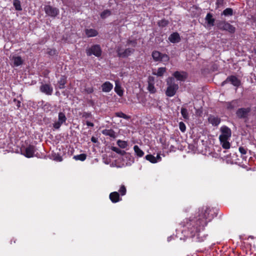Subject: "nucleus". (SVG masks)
<instances>
[{
  "mask_svg": "<svg viewBox=\"0 0 256 256\" xmlns=\"http://www.w3.org/2000/svg\"><path fill=\"white\" fill-rule=\"evenodd\" d=\"M173 76L178 80L184 82L187 78V74L184 72L176 71L174 72Z\"/></svg>",
  "mask_w": 256,
  "mask_h": 256,
  "instance_id": "nucleus-14",
  "label": "nucleus"
},
{
  "mask_svg": "<svg viewBox=\"0 0 256 256\" xmlns=\"http://www.w3.org/2000/svg\"><path fill=\"white\" fill-rule=\"evenodd\" d=\"M134 150L138 156L142 157L144 155V152L140 149L138 146L135 145L134 147Z\"/></svg>",
  "mask_w": 256,
  "mask_h": 256,
  "instance_id": "nucleus-27",
  "label": "nucleus"
},
{
  "mask_svg": "<svg viewBox=\"0 0 256 256\" xmlns=\"http://www.w3.org/2000/svg\"><path fill=\"white\" fill-rule=\"evenodd\" d=\"M86 54L88 56L94 55L96 57H100L102 54V50L99 44H94L90 48H86Z\"/></svg>",
  "mask_w": 256,
  "mask_h": 256,
  "instance_id": "nucleus-5",
  "label": "nucleus"
},
{
  "mask_svg": "<svg viewBox=\"0 0 256 256\" xmlns=\"http://www.w3.org/2000/svg\"><path fill=\"white\" fill-rule=\"evenodd\" d=\"M220 144L222 147L224 149H228L230 148V144L228 141V138H219Z\"/></svg>",
  "mask_w": 256,
  "mask_h": 256,
  "instance_id": "nucleus-23",
  "label": "nucleus"
},
{
  "mask_svg": "<svg viewBox=\"0 0 256 256\" xmlns=\"http://www.w3.org/2000/svg\"><path fill=\"white\" fill-rule=\"evenodd\" d=\"M67 82V77L64 76H61L60 80L58 81V88L59 89H64L66 88V84Z\"/></svg>",
  "mask_w": 256,
  "mask_h": 256,
  "instance_id": "nucleus-16",
  "label": "nucleus"
},
{
  "mask_svg": "<svg viewBox=\"0 0 256 256\" xmlns=\"http://www.w3.org/2000/svg\"><path fill=\"white\" fill-rule=\"evenodd\" d=\"M179 128L182 132H184L186 131V126L185 124L182 122H180L179 123Z\"/></svg>",
  "mask_w": 256,
  "mask_h": 256,
  "instance_id": "nucleus-44",
  "label": "nucleus"
},
{
  "mask_svg": "<svg viewBox=\"0 0 256 256\" xmlns=\"http://www.w3.org/2000/svg\"><path fill=\"white\" fill-rule=\"evenodd\" d=\"M84 90L86 91V92L87 94H92L94 92V88L92 86L86 88L84 89Z\"/></svg>",
  "mask_w": 256,
  "mask_h": 256,
  "instance_id": "nucleus-47",
  "label": "nucleus"
},
{
  "mask_svg": "<svg viewBox=\"0 0 256 256\" xmlns=\"http://www.w3.org/2000/svg\"><path fill=\"white\" fill-rule=\"evenodd\" d=\"M155 78L152 76H149L148 78V84H154Z\"/></svg>",
  "mask_w": 256,
  "mask_h": 256,
  "instance_id": "nucleus-46",
  "label": "nucleus"
},
{
  "mask_svg": "<svg viewBox=\"0 0 256 256\" xmlns=\"http://www.w3.org/2000/svg\"><path fill=\"white\" fill-rule=\"evenodd\" d=\"M230 82L234 86L238 88L241 84L240 80L234 76H228L225 80L222 82L221 86H224L226 84Z\"/></svg>",
  "mask_w": 256,
  "mask_h": 256,
  "instance_id": "nucleus-8",
  "label": "nucleus"
},
{
  "mask_svg": "<svg viewBox=\"0 0 256 256\" xmlns=\"http://www.w3.org/2000/svg\"><path fill=\"white\" fill-rule=\"evenodd\" d=\"M216 26L218 29L227 31L230 34H234L236 32L235 27L225 20H218Z\"/></svg>",
  "mask_w": 256,
  "mask_h": 256,
  "instance_id": "nucleus-3",
  "label": "nucleus"
},
{
  "mask_svg": "<svg viewBox=\"0 0 256 256\" xmlns=\"http://www.w3.org/2000/svg\"><path fill=\"white\" fill-rule=\"evenodd\" d=\"M222 14L225 16H231L233 15V10L231 8H226L222 12Z\"/></svg>",
  "mask_w": 256,
  "mask_h": 256,
  "instance_id": "nucleus-37",
  "label": "nucleus"
},
{
  "mask_svg": "<svg viewBox=\"0 0 256 256\" xmlns=\"http://www.w3.org/2000/svg\"><path fill=\"white\" fill-rule=\"evenodd\" d=\"M109 198L112 203H116L122 200L120 194L117 192H114L110 193Z\"/></svg>",
  "mask_w": 256,
  "mask_h": 256,
  "instance_id": "nucleus-15",
  "label": "nucleus"
},
{
  "mask_svg": "<svg viewBox=\"0 0 256 256\" xmlns=\"http://www.w3.org/2000/svg\"><path fill=\"white\" fill-rule=\"evenodd\" d=\"M86 124L88 126L93 127L94 126V124L92 122H88V121H86Z\"/></svg>",
  "mask_w": 256,
  "mask_h": 256,
  "instance_id": "nucleus-49",
  "label": "nucleus"
},
{
  "mask_svg": "<svg viewBox=\"0 0 256 256\" xmlns=\"http://www.w3.org/2000/svg\"><path fill=\"white\" fill-rule=\"evenodd\" d=\"M180 112L184 120H187L189 119L188 112L186 108L183 107L182 108Z\"/></svg>",
  "mask_w": 256,
  "mask_h": 256,
  "instance_id": "nucleus-28",
  "label": "nucleus"
},
{
  "mask_svg": "<svg viewBox=\"0 0 256 256\" xmlns=\"http://www.w3.org/2000/svg\"><path fill=\"white\" fill-rule=\"evenodd\" d=\"M208 122L213 126H218L220 122V118L210 115L208 118Z\"/></svg>",
  "mask_w": 256,
  "mask_h": 256,
  "instance_id": "nucleus-17",
  "label": "nucleus"
},
{
  "mask_svg": "<svg viewBox=\"0 0 256 256\" xmlns=\"http://www.w3.org/2000/svg\"><path fill=\"white\" fill-rule=\"evenodd\" d=\"M116 51L118 56L119 58H125L133 54L134 52V48H127L124 50L120 46H118Z\"/></svg>",
  "mask_w": 256,
  "mask_h": 256,
  "instance_id": "nucleus-6",
  "label": "nucleus"
},
{
  "mask_svg": "<svg viewBox=\"0 0 256 256\" xmlns=\"http://www.w3.org/2000/svg\"><path fill=\"white\" fill-rule=\"evenodd\" d=\"M85 34L88 38H90L96 36L98 34V32L95 29L86 28L85 30Z\"/></svg>",
  "mask_w": 256,
  "mask_h": 256,
  "instance_id": "nucleus-21",
  "label": "nucleus"
},
{
  "mask_svg": "<svg viewBox=\"0 0 256 256\" xmlns=\"http://www.w3.org/2000/svg\"><path fill=\"white\" fill-rule=\"evenodd\" d=\"M167 88L166 90V95L168 97L174 96L178 90L179 86L176 84L174 77H169L166 80Z\"/></svg>",
  "mask_w": 256,
  "mask_h": 256,
  "instance_id": "nucleus-2",
  "label": "nucleus"
},
{
  "mask_svg": "<svg viewBox=\"0 0 256 256\" xmlns=\"http://www.w3.org/2000/svg\"><path fill=\"white\" fill-rule=\"evenodd\" d=\"M152 56L154 62H168L170 60L169 56L166 54L160 52L157 50L152 52Z\"/></svg>",
  "mask_w": 256,
  "mask_h": 256,
  "instance_id": "nucleus-4",
  "label": "nucleus"
},
{
  "mask_svg": "<svg viewBox=\"0 0 256 256\" xmlns=\"http://www.w3.org/2000/svg\"><path fill=\"white\" fill-rule=\"evenodd\" d=\"M156 158L157 162L161 160L162 158L159 154H158Z\"/></svg>",
  "mask_w": 256,
  "mask_h": 256,
  "instance_id": "nucleus-51",
  "label": "nucleus"
},
{
  "mask_svg": "<svg viewBox=\"0 0 256 256\" xmlns=\"http://www.w3.org/2000/svg\"><path fill=\"white\" fill-rule=\"evenodd\" d=\"M118 193L121 196H124L126 192V189L124 185L122 184L120 186V189L118 190Z\"/></svg>",
  "mask_w": 256,
  "mask_h": 256,
  "instance_id": "nucleus-38",
  "label": "nucleus"
},
{
  "mask_svg": "<svg viewBox=\"0 0 256 256\" xmlns=\"http://www.w3.org/2000/svg\"><path fill=\"white\" fill-rule=\"evenodd\" d=\"M102 134L105 136H109L112 138L116 137V132L112 129H105L102 130Z\"/></svg>",
  "mask_w": 256,
  "mask_h": 256,
  "instance_id": "nucleus-22",
  "label": "nucleus"
},
{
  "mask_svg": "<svg viewBox=\"0 0 256 256\" xmlns=\"http://www.w3.org/2000/svg\"><path fill=\"white\" fill-rule=\"evenodd\" d=\"M114 90L119 96H123L124 91L122 88L120 86L116 84V86L114 88Z\"/></svg>",
  "mask_w": 256,
  "mask_h": 256,
  "instance_id": "nucleus-34",
  "label": "nucleus"
},
{
  "mask_svg": "<svg viewBox=\"0 0 256 256\" xmlns=\"http://www.w3.org/2000/svg\"><path fill=\"white\" fill-rule=\"evenodd\" d=\"M62 124L59 122L58 121L56 122H55L54 124H53V127L55 128V129H59L60 128V127L61 126Z\"/></svg>",
  "mask_w": 256,
  "mask_h": 256,
  "instance_id": "nucleus-45",
  "label": "nucleus"
},
{
  "mask_svg": "<svg viewBox=\"0 0 256 256\" xmlns=\"http://www.w3.org/2000/svg\"><path fill=\"white\" fill-rule=\"evenodd\" d=\"M218 209L216 208L203 206L200 208L198 215L192 218H186L181 224L187 230L188 236L196 242H205L212 246L214 243L210 242L208 235L206 234L204 226L215 216H216Z\"/></svg>",
  "mask_w": 256,
  "mask_h": 256,
  "instance_id": "nucleus-1",
  "label": "nucleus"
},
{
  "mask_svg": "<svg viewBox=\"0 0 256 256\" xmlns=\"http://www.w3.org/2000/svg\"><path fill=\"white\" fill-rule=\"evenodd\" d=\"M169 24L168 20H166V19H162L160 20H159L158 22V26L161 28H164L166 27L168 24Z\"/></svg>",
  "mask_w": 256,
  "mask_h": 256,
  "instance_id": "nucleus-36",
  "label": "nucleus"
},
{
  "mask_svg": "<svg viewBox=\"0 0 256 256\" xmlns=\"http://www.w3.org/2000/svg\"><path fill=\"white\" fill-rule=\"evenodd\" d=\"M148 90L150 94L156 93V90L154 87V84H148Z\"/></svg>",
  "mask_w": 256,
  "mask_h": 256,
  "instance_id": "nucleus-40",
  "label": "nucleus"
},
{
  "mask_svg": "<svg viewBox=\"0 0 256 256\" xmlns=\"http://www.w3.org/2000/svg\"><path fill=\"white\" fill-rule=\"evenodd\" d=\"M126 44L128 46L131 45L133 47H136L137 44L136 40H128L126 42Z\"/></svg>",
  "mask_w": 256,
  "mask_h": 256,
  "instance_id": "nucleus-42",
  "label": "nucleus"
},
{
  "mask_svg": "<svg viewBox=\"0 0 256 256\" xmlns=\"http://www.w3.org/2000/svg\"><path fill=\"white\" fill-rule=\"evenodd\" d=\"M14 102H16V106L18 107V108L20 107V104H21V102H20V100H16V98H14Z\"/></svg>",
  "mask_w": 256,
  "mask_h": 256,
  "instance_id": "nucleus-48",
  "label": "nucleus"
},
{
  "mask_svg": "<svg viewBox=\"0 0 256 256\" xmlns=\"http://www.w3.org/2000/svg\"><path fill=\"white\" fill-rule=\"evenodd\" d=\"M40 90L47 95H52L53 88L49 84H43L40 86Z\"/></svg>",
  "mask_w": 256,
  "mask_h": 256,
  "instance_id": "nucleus-13",
  "label": "nucleus"
},
{
  "mask_svg": "<svg viewBox=\"0 0 256 256\" xmlns=\"http://www.w3.org/2000/svg\"><path fill=\"white\" fill-rule=\"evenodd\" d=\"M14 65L15 66H18L23 64V60L20 56H13Z\"/></svg>",
  "mask_w": 256,
  "mask_h": 256,
  "instance_id": "nucleus-24",
  "label": "nucleus"
},
{
  "mask_svg": "<svg viewBox=\"0 0 256 256\" xmlns=\"http://www.w3.org/2000/svg\"><path fill=\"white\" fill-rule=\"evenodd\" d=\"M115 116L116 117L123 118H124L125 120H128L130 118V116L126 114H124V112H116L115 113Z\"/></svg>",
  "mask_w": 256,
  "mask_h": 256,
  "instance_id": "nucleus-30",
  "label": "nucleus"
},
{
  "mask_svg": "<svg viewBox=\"0 0 256 256\" xmlns=\"http://www.w3.org/2000/svg\"><path fill=\"white\" fill-rule=\"evenodd\" d=\"M145 158L147 160L152 163L155 164L157 162L156 158L152 154H147Z\"/></svg>",
  "mask_w": 256,
  "mask_h": 256,
  "instance_id": "nucleus-35",
  "label": "nucleus"
},
{
  "mask_svg": "<svg viewBox=\"0 0 256 256\" xmlns=\"http://www.w3.org/2000/svg\"><path fill=\"white\" fill-rule=\"evenodd\" d=\"M36 148L34 146L29 144L24 148L23 152V154L28 158H32L34 156V152H36Z\"/></svg>",
  "mask_w": 256,
  "mask_h": 256,
  "instance_id": "nucleus-10",
  "label": "nucleus"
},
{
  "mask_svg": "<svg viewBox=\"0 0 256 256\" xmlns=\"http://www.w3.org/2000/svg\"><path fill=\"white\" fill-rule=\"evenodd\" d=\"M224 106L228 110H233L239 106L238 100H234L230 102H224Z\"/></svg>",
  "mask_w": 256,
  "mask_h": 256,
  "instance_id": "nucleus-12",
  "label": "nucleus"
},
{
  "mask_svg": "<svg viewBox=\"0 0 256 256\" xmlns=\"http://www.w3.org/2000/svg\"><path fill=\"white\" fill-rule=\"evenodd\" d=\"M205 20L210 26H213L214 25L215 19L213 18V15L212 13L207 14Z\"/></svg>",
  "mask_w": 256,
  "mask_h": 256,
  "instance_id": "nucleus-19",
  "label": "nucleus"
},
{
  "mask_svg": "<svg viewBox=\"0 0 256 256\" xmlns=\"http://www.w3.org/2000/svg\"><path fill=\"white\" fill-rule=\"evenodd\" d=\"M222 134L220 136V138H229L231 136L232 132L230 129L227 126H222L220 128Z\"/></svg>",
  "mask_w": 256,
  "mask_h": 256,
  "instance_id": "nucleus-11",
  "label": "nucleus"
},
{
  "mask_svg": "<svg viewBox=\"0 0 256 256\" xmlns=\"http://www.w3.org/2000/svg\"><path fill=\"white\" fill-rule=\"evenodd\" d=\"M113 88V85L110 82H106L102 85V90L104 92H110Z\"/></svg>",
  "mask_w": 256,
  "mask_h": 256,
  "instance_id": "nucleus-20",
  "label": "nucleus"
},
{
  "mask_svg": "<svg viewBox=\"0 0 256 256\" xmlns=\"http://www.w3.org/2000/svg\"><path fill=\"white\" fill-rule=\"evenodd\" d=\"M81 115L82 117L85 119L92 118V114L90 112H84L81 114Z\"/></svg>",
  "mask_w": 256,
  "mask_h": 256,
  "instance_id": "nucleus-43",
  "label": "nucleus"
},
{
  "mask_svg": "<svg viewBox=\"0 0 256 256\" xmlns=\"http://www.w3.org/2000/svg\"><path fill=\"white\" fill-rule=\"evenodd\" d=\"M66 120V118L65 114L62 112H60L58 116V121L62 124L65 122Z\"/></svg>",
  "mask_w": 256,
  "mask_h": 256,
  "instance_id": "nucleus-29",
  "label": "nucleus"
},
{
  "mask_svg": "<svg viewBox=\"0 0 256 256\" xmlns=\"http://www.w3.org/2000/svg\"><path fill=\"white\" fill-rule=\"evenodd\" d=\"M86 158V154H81L74 156V158L76 160L84 161Z\"/></svg>",
  "mask_w": 256,
  "mask_h": 256,
  "instance_id": "nucleus-31",
  "label": "nucleus"
},
{
  "mask_svg": "<svg viewBox=\"0 0 256 256\" xmlns=\"http://www.w3.org/2000/svg\"><path fill=\"white\" fill-rule=\"evenodd\" d=\"M46 14L50 17L54 18L59 14V10L50 5H46L44 7Z\"/></svg>",
  "mask_w": 256,
  "mask_h": 256,
  "instance_id": "nucleus-9",
  "label": "nucleus"
},
{
  "mask_svg": "<svg viewBox=\"0 0 256 256\" xmlns=\"http://www.w3.org/2000/svg\"><path fill=\"white\" fill-rule=\"evenodd\" d=\"M251 110L250 107L239 108L236 111V114L238 118L246 119L248 118Z\"/></svg>",
  "mask_w": 256,
  "mask_h": 256,
  "instance_id": "nucleus-7",
  "label": "nucleus"
},
{
  "mask_svg": "<svg viewBox=\"0 0 256 256\" xmlns=\"http://www.w3.org/2000/svg\"><path fill=\"white\" fill-rule=\"evenodd\" d=\"M91 141L92 142L96 143V142H98V138H95L94 136H92L91 138Z\"/></svg>",
  "mask_w": 256,
  "mask_h": 256,
  "instance_id": "nucleus-50",
  "label": "nucleus"
},
{
  "mask_svg": "<svg viewBox=\"0 0 256 256\" xmlns=\"http://www.w3.org/2000/svg\"><path fill=\"white\" fill-rule=\"evenodd\" d=\"M166 70V68L165 67L159 68L156 72H152V74L158 76H162Z\"/></svg>",
  "mask_w": 256,
  "mask_h": 256,
  "instance_id": "nucleus-26",
  "label": "nucleus"
},
{
  "mask_svg": "<svg viewBox=\"0 0 256 256\" xmlns=\"http://www.w3.org/2000/svg\"><path fill=\"white\" fill-rule=\"evenodd\" d=\"M112 14V12L109 10H104L100 14V16L102 18L104 19L106 17L110 16Z\"/></svg>",
  "mask_w": 256,
  "mask_h": 256,
  "instance_id": "nucleus-33",
  "label": "nucleus"
},
{
  "mask_svg": "<svg viewBox=\"0 0 256 256\" xmlns=\"http://www.w3.org/2000/svg\"><path fill=\"white\" fill-rule=\"evenodd\" d=\"M238 150H239V152H240V153L242 154V159H245V160H246V157L243 156V155H244L246 154V153H247V150L248 149L247 148H244V147H242V146H240L239 148H238Z\"/></svg>",
  "mask_w": 256,
  "mask_h": 256,
  "instance_id": "nucleus-41",
  "label": "nucleus"
},
{
  "mask_svg": "<svg viewBox=\"0 0 256 256\" xmlns=\"http://www.w3.org/2000/svg\"><path fill=\"white\" fill-rule=\"evenodd\" d=\"M13 5L16 10L20 11L22 10L20 2L19 0H14Z\"/></svg>",
  "mask_w": 256,
  "mask_h": 256,
  "instance_id": "nucleus-32",
  "label": "nucleus"
},
{
  "mask_svg": "<svg viewBox=\"0 0 256 256\" xmlns=\"http://www.w3.org/2000/svg\"><path fill=\"white\" fill-rule=\"evenodd\" d=\"M111 149L112 151L116 152V153H117L118 154H120L122 156L126 154V155H128V156L132 157V160L134 159V158L132 156H130V154H126V152L124 150H122L117 147L112 146Z\"/></svg>",
  "mask_w": 256,
  "mask_h": 256,
  "instance_id": "nucleus-25",
  "label": "nucleus"
},
{
  "mask_svg": "<svg viewBox=\"0 0 256 256\" xmlns=\"http://www.w3.org/2000/svg\"><path fill=\"white\" fill-rule=\"evenodd\" d=\"M168 40L172 43H176L180 41V34L176 32L172 34L168 37Z\"/></svg>",
  "mask_w": 256,
  "mask_h": 256,
  "instance_id": "nucleus-18",
  "label": "nucleus"
},
{
  "mask_svg": "<svg viewBox=\"0 0 256 256\" xmlns=\"http://www.w3.org/2000/svg\"><path fill=\"white\" fill-rule=\"evenodd\" d=\"M118 145L122 148H124L128 146V143L126 141L118 140L117 141Z\"/></svg>",
  "mask_w": 256,
  "mask_h": 256,
  "instance_id": "nucleus-39",
  "label": "nucleus"
}]
</instances>
